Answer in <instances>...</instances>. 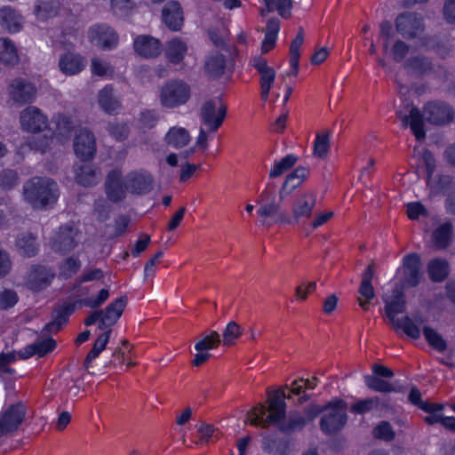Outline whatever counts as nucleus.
Listing matches in <instances>:
<instances>
[{"label":"nucleus","mask_w":455,"mask_h":455,"mask_svg":"<svg viewBox=\"0 0 455 455\" xmlns=\"http://www.w3.org/2000/svg\"><path fill=\"white\" fill-rule=\"evenodd\" d=\"M26 413V407L22 403L12 404L0 413L1 436H8L15 433L24 421Z\"/></svg>","instance_id":"nucleus-7"},{"label":"nucleus","mask_w":455,"mask_h":455,"mask_svg":"<svg viewBox=\"0 0 455 455\" xmlns=\"http://www.w3.org/2000/svg\"><path fill=\"white\" fill-rule=\"evenodd\" d=\"M78 300L75 302H65L57 306L52 313V321L48 323L42 330V335L47 336L52 332H58L68 322V317L75 312Z\"/></svg>","instance_id":"nucleus-12"},{"label":"nucleus","mask_w":455,"mask_h":455,"mask_svg":"<svg viewBox=\"0 0 455 455\" xmlns=\"http://www.w3.org/2000/svg\"><path fill=\"white\" fill-rule=\"evenodd\" d=\"M316 204V195L304 191L298 195L292 204V216L296 220L308 219Z\"/></svg>","instance_id":"nucleus-16"},{"label":"nucleus","mask_w":455,"mask_h":455,"mask_svg":"<svg viewBox=\"0 0 455 455\" xmlns=\"http://www.w3.org/2000/svg\"><path fill=\"white\" fill-rule=\"evenodd\" d=\"M375 437L386 441H391L395 437V432L387 421L380 422L374 429Z\"/></svg>","instance_id":"nucleus-56"},{"label":"nucleus","mask_w":455,"mask_h":455,"mask_svg":"<svg viewBox=\"0 0 455 455\" xmlns=\"http://www.w3.org/2000/svg\"><path fill=\"white\" fill-rule=\"evenodd\" d=\"M26 201L35 208H44L54 204L59 196L55 182L45 178H33L23 188Z\"/></svg>","instance_id":"nucleus-3"},{"label":"nucleus","mask_w":455,"mask_h":455,"mask_svg":"<svg viewBox=\"0 0 455 455\" xmlns=\"http://www.w3.org/2000/svg\"><path fill=\"white\" fill-rule=\"evenodd\" d=\"M20 124L23 131L37 133L47 127L48 118L39 108L30 106L20 112Z\"/></svg>","instance_id":"nucleus-10"},{"label":"nucleus","mask_w":455,"mask_h":455,"mask_svg":"<svg viewBox=\"0 0 455 455\" xmlns=\"http://www.w3.org/2000/svg\"><path fill=\"white\" fill-rule=\"evenodd\" d=\"M280 24L276 20H271L266 27L265 37L261 44L262 52L266 53L272 50L276 43Z\"/></svg>","instance_id":"nucleus-41"},{"label":"nucleus","mask_w":455,"mask_h":455,"mask_svg":"<svg viewBox=\"0 0 455 455\" xmlns=\"http://www.w3.org/2000/svg\"><path fill=\"white\" fill-rule=\"evenodd\" d=\"M265 7L261 10V14L266 15L271 12H277L282 17L290 16L291 9V0H264Z\"/></svg>","instance_id":"nucleus-42"},{"label":"nucleus","mask_w":455,"mask_h":455,"mask_svg":"<svg viewBox=\"0 0 455 455\" xmlns=\"http://www.w3.org/2000/svg\"><path fill=\"white\" fill-rule=\"evenodd\" d=\"M409 48L403 41H396L391 50V55L395 61H401L407 54Z\"/></svg>","instance_id":"nucleus-60"},{"label":"nucleus","mask_w":455,"mask_h":455,"mask_svg":"<svg viewBox=\"0 0 455 455\" xmlns=\"http://www.w3.org/2000/svg\"><path fill=\"white\" fill-rule=\"evenodd\" d=\"M429 277L433 282H442L449 275L450 267L448 262L441 258H435L427 266Z\"/></svg>","instance_id":"nucleus-35"},{"label":"nucleus","mask_w":455,"mask_h":455,"mask_svg":"<svg viewBox=\"0 0 455 455\" xmlns=\"http://www.w3.org/2000/svg\"><path fill=\"white\" fill-rule=\"evenodd\" d=\"M104 277V273L100 268H94L84 273L74 284L73 291L80 286L82 283L100 280Z\"/></svg>","instance_id":"nucleus-59"},{"label":"nucleus","mask_w":455,"mask_h":455,"mask_svg":"<svg viewBox=\"0 0 455 455\" xmlns=\"http://www.w3.org/2000/svg\"><path fill=\"white\" fill-rule=\"evenodd\" d=\"M251 65L259 75L261 99L267 101L275 81V70L273 67L269 66L267 60L261 56L254 57L251 60Z\"/></svg>","instance_id":"nucleus-9"},{"label":"nucleus","mask_w":455,"mask_h":455,"mask_svg":"<svg viewBox=\"0 0 455 455\" xmlns=\"http://www.w3.org/2000/svg\"><path fill=\"white\" fill-rule=\"evenodd\" d=\"M112 330L108 329L101 333L95 340L92 348L90 350L84 362V368L89 374L94 372L90 370L92 362L96 359L100 353L106 348L108 343Z\"/></svg>","instance_id":"nucleus-32"},{"label":"nucleus","mask_w":455,"mask_h":455,"mask_svg":"<svg viewBox=\"0 0 455 455\" xmlns=\"http://www.w3.org/2000/svg\"><path fill=\"white\" fill-rule=\"evenodd\" d=\"M307 425L305 417L296 411H291L279 422V430L286 435L301 431Z\"/></svg>","instance_id":"nucleus-26"},{"label":"nucleus","mask_w":455,"mask_h":455,"mask_svg":"<svg viewBox=\"0 0 455 455\" xmlns=\"http://www.w3.org/2000/svg\"><path fill=\"white\" fill-rule=\"evenodd\" d=\"M152 188V179L147 173H131L123 178L117 170L109 173L106 190L108 198L116 202L124 197L127 192L133 194H144Z\"/></svg>","instance_id":"nucleus-1"},{"label":"nucleus","mask_w":455,"mask_h":455,"mask_svg":"<svg viewBox=\"0 0 455 455\" xmlns=\"http://www.w3.org/2000/svg\"><path fill=\"white\" fill-rule=\"evenodd\" d=\"M32 345L36 351V354L38 356L43 357L55 348L56 341L52 338H47L45 339L36 341Z\"/></svg>","instance_id":"nucleus-54"},{"label":"nucleus","mask_w":455,"mask_h":455,"mask_svg":"<svg viewBox=\"0 0 455 455\" xmlns=\"http://www.w3.org/2000/svg\"><path fill=\"white\" fill-rule=\"evenodd\" d=\"M267 411L265 405L259 403L258 406L253 407L248 413V419L252 426H260L263 428L270 425H275L279 428V422L282 420V416L271 412L264 418Z\"/></svg>","instance_id":"nucleus-19"},{"label":"nucleus","mask_w":455,"mask_h":455,"mask_svg":"<svg viewBox=\"0 0 455 455\" xmlns=\"http://www.w3.org/2000/svg\"><path fill=\"white\" fill-rule=\"evenodd\" d=\"M135 6V0H111L112 12L118 16L126 15Z\"/></svg>","instance_id":"nucleus-52"},{"label":"nucleus","mask_w":455,"mask_h":455,"mask_svg":"<svg viewBox=\"0 0 455 455\" xmlns=\"http://www.w3.org/2000/svg\"><path fill=\"white\" fill-rule=\"evenodd\" d=\"M227 114V107L219 99L205 101L201 108V122L208 132H216L222 124Z\"/></svg>","instance_id":"nucleus-6"},{"label":"nucleus","mask_w":455,"mask_h":455,"mask_svg":"<svg viewBox=\"0 0 455 455\" xmlns=\"http://www.w3.org/2000/svg\"><path fill=\"white\" fill-rule=\"evenodd\" d=\"M10 96L12 100L20 104L32 102L36 94V86L22 78H18L12 81L10 86Z\"/></svg>","instance_id":"nucleus-17"},{"label":"nucleus","mask_w":455,"mask_h":455,"mask_svg":"<svg viewBox=\"0 0 455 455\" xmlns=\"http://www.w3.org/2000/svg\"><path fill=\"white\" fill-rule=\"evenodd\" d=\"M331 133L329 132H322L316 134L313 147L314 156L317 158L323 159L327 156L330 148Z\"/></svg>","instance_id":"nucleus-44"},{"label":"nucleus","mask_w":455,"mask_h":455,"mask_svg":"<svg viewBox=\"0 0 455 455\" xmlns=\"http://www.w3.org/2000/svg\"><path fill=\"white\" fill-rule=\"evenodd\" d=\"M91 70L94 76L109 77L114 74L112 66L106 60L100 58L92 60Z\"/></svg>","instance_id":"nucleus-50"},{"label":"nucleus","mask_w":455,"mask_h":455,"mask_svg":"<svg viewBox=\"0 0 455 455\" xmlns=\"http://www.w3.org/2000/svg\"><path fill=\"white\" fill-rule=\"evenodd\" d=\"M243 329L240 324L235 321L229 322L223 331V344L230 347L235 343V339L241 337Z\"/></svg>","instance_id":"nucleus-47"},{"label":"nucleus","mask_w":455,"mask_h":455,"mask_svg":"<svg viewBox=\"0 0 455 455\" xmlns=\"http://www.w3.org/2000/svg\"><path fill=\"white\" fill-rule=\"evenodd\" d=\"M109 134L116 140H122L128 134V127L125 124L114 121L108 124Z\"/></svg>","instance_id":"nucleus-58"},{"label":"nucleus","mask_w":455,"mask_h":455,"mask_svg":"<svg viewBox=\"0 0 455 455\" xmlns=\"http://www.w3.org/2000/svg\"><path fill=\"white\" fill-rule=\"evenodd\" d=\"M134 49L137 53L144 57H155L161 52V43L149 36H139L134 40Z\"/></svg>","instance_id":"nucleus-25"},{"label":"nucleus","mask_w":455,"mask_h":455,"mask_svg":"<svg viewBox=\"0 0 455 455\" xmlns=\"http://www.w3.org/2000/svg\"><path fill=\"white\" fill-rule=\"evenodd\" d=\"M34 12L38 20H45L57 14V4L52 0H39Z\"/></svg>","instance_id":"nucleus-45"},{"label":"nucleus","mask_w":455,"mask_h":455,"mask_svg":"<svg viewBox=\"0 0 455 455\" xmlns=\"http://www.w3.org/2000/svg\"><path fill=\"white\" fill-rule=\"evenodd\" d=\"M109 297V291L108 289H102L99 291L96 299L87 298L78 299L80 306H85L91 308H97L101 306Z\"/></svg>","instance_id":"nucleus-53"},{"label":"nucleus","mask_w":455,"mask_h":455,"mask_svg":"<svg viewBox=\"0 0 455 455\" xmlns=\"http://www.w3.org/2000/svg\"><path fill=\"white\" fill-rule=\"evenodd\" d=\"M308 169L305 167L297 168L292 173L287 176L283 188L280 191L281 196L283 194H288L293 189L298 188L308 175Z\"/></svg>","instance_id":"nucleus-37"},{"label":"nucleus","mask_w":455,"mask_h":455,"mask_svg":"<svg viewBox=\"0 0 455 455\" xmlns=\"http://www.w3.org/2000/svg\"><path fill=\"white\" fill-rule=\"evenodd\" d=\"M325 405L319 406L317 404H310L304 410V417L307 419V424L316 418L321 412L324 413Z\"/></svg>","instance_id":"nucleus-64"},{"label":"nucleus","mask_w":455,"mask_h":455,"mask_svg":"<svg viewBox=\"0 0 455 455\" xmlns=\"http://www.w3.org/2000/svg\"><path fill=\"white\" fill-rule=\"evenodd\" d=\"M0 61L8 65H14L19 61L17 49L8 38H0Z\"/></svg>","instance_id":"nucleus-40"},{"label":"nucleus","mask_w":455,"mask_h":455,"mask_svg":"<svg viewBox=\"0 0 455 455\" xmlns=\"http://www.w3.org/2000/svg\"><path fill=\"white\" fill-rule=\"evenodd\" d=\"M347 403L335 399L325 405L324 413L320 420L321 430L326 435H334L341 430L347 423Z\"/></svg>","instance_id":"nucleus-5"},{"label":"nucleus","mask_w":455,"mask_h":455,"mask_svg":"<svg viewBox=\"0 0 455 455\" xmlns=\"http://www.w3.org/2000/svg\"><path fill=\"white\" fill-rule=\"evenodd\" d=\"M86 66V60L80 54L66 52L60 57L59 68L66 76H75Z\"/></svg>","instance_id":"nucleus-21"},{"label":"nucleus","mask_w":455,"mask_h":455,"mask_svg":"<svg viewBox=\"0 0 455 455\" xmlns=\"http://www.w3.org/2000/svg\"><path fill=\"white\" fill-rule=\"evenodd\" d=\"M372 409L378 411L391 409V398L389 396H373L370 398Z\"/></svg>","instance_id":"nucleus-62"},{"label":"nucleus","mask_w":455,"mask_h":455,"mask_svg":"<svg viewBox=\"0 0 455 455\" xmlns=\"http://www.w3.org/2000/svg\"><path fill=\"white\" fill-rule=\"evenodd\" d=\"M304 42V32L300 28L294 40L290 46V65L291 70L287 72V76H296L299 73V49Z\"/></svg>","instance_id":"nucleus-34"},{"label":"nucleus","mask_w":455,"mask_h":455,"mask_svg":"<svg viewBox=\"0 0 455 455\" xmlns=\"http://www.w3.org/2000/svg\"><path fill=\"white\" fill-rule=\"evenodd\" d=\"M258 204L257 214L263 224L268 219H273L278 215L281 208L280 200L276 199L275 189L271 188L269 184L260 194Z\"/></svg>","instance_id":"nucleus-11"},{"label":"nucleus","mask_w":455,"mask_h":455,"mask_svg":"<svg viewBox=\"0 0 455 455\" xmlns=\"http://www.w3.org/2000/svg\"><path fill=\"white\" fill-rule=\"evenodd\" d=\"M298 158L294 155H288L279 161H275L270 170L269 177L276 178L283 175L290 170L297 162Z\"/></svg>","instance_id":"nucleus-46"},{"label":"nucleus","mask_w":455,"mask_h":455,"mask_svg":"<svg viewBox=\"0 0 455 455\" xmlns=\"http://www.w3.org/2000/svg\"><path fill=\"white\" fill-rule=\"evenodd\" d=\"M18 183L17 173L13 171H4L0 173V188L8 190Z\"/></svg>","instance_id":"nucleus-57"},{"label":"nucleus","mask_w":455,"mask_h":455,"mask_svg":"<svg viewBox=\"0 0 455 455\" xmlns=\"http://www.w3.org/2000/svg\"><path fill=\"white\" fill-rule=\"evenodd\" d=\"M424 116L435 124H445L452 119V112L447 105L435 102L426 105Z\"/></svg>","instance_id":"nucleus-22"},{"label":"nucleus","mask_w":455,"mask_h":455,"mask_svg":"<svg viewBox=\"0 0 455 455\" xmlns=\"http://www.w3.org/2000/svg\"><path fill=\"white\" fill-rule=\"evenodd\" d=\"M87 36L92 44L103 50L115 47L118 42L114 30L102 24L92 26L87 32Z\"/></svg>","instance_id":"nucleus-14"},{"label":"nucleus","mask_w":455,"mask_h":455,"mask_svg":"<svg viewBox=\"0 0 455 455\" xmlns=\"http://www.w3.org/2000/svg\"><path fill=\"white\" fill-rule=\"evenodd\" d=\"M127 301L126 296L115 299L103 310L102 315L115 324L123 315L127 306Z\"/></svg>","instance_id":"nucleus-38"},{"label":"nucleus","mask_w":455,"mask_h":455,"mask_svg":"<svg viewBox=\"0 0 455 455\" xmlns=\"http://www.w3.org/2000/svg\"><path fill=\"white\" fill-rule=\"evenodd\" d=\"M419 258H404L403 274L405 283L410 287L417 286L421 277Z\"/></svg>","instance_id":"nucleus-30"},{"label":"nucleus","mask_w":455,"mask_h":455,"mask_svg":"<svg viewBox=\"0 0 455 455\" xmlns=\"http://www.w3.org/2000/svg\"><path fill=\"white\" fill-rule=\"evenodd\" d=\"M423 334L428 344L435 349L443 352L447 346L443 337L437 333L434 329L428 326L423 328Z\"/></svg>","instance_id":"nucleus-49"},{"label":"nucleus","mask_w":455,"mask_h":455,"mask_svg":"<svg viewBox=\"0 0 455 455\" xmlns=\"http://www.w3.org/2000/svg\"><path fill=\"white\" fill-rule=\"evenodd\" d=\"M74 150L82 160L91 159L96 152L93 134L86 128H79L75 132Z\"/></svg>","instance_id":"nucleus-15"},{"label":"nucleus","mask_w":455,"mask_h":455,"mask_svg":"<svg viewBox=\"0 0 455 455\" xmlns=\"http://www.w3.org/2000/svg\"><path fill=\"white\" fill-rule=\"evenodd\" d=\"M405 309L406 299L404 293L398 288L394 289L390 299L386 300L385 310L387 316L395 330L402 329L407 336L417 339L420 337V329L415 324L411 317L406 315L402 319L395 318L396 315L403 313Z\"/></svg>","instance_id":"nucleus-2"},{"label":"nucleus","mask_w":455,"mask_h":455,"mask_svg":"<svg viewBox=\"0 0 455 455\" xmlns=\"http://www.w3.org/2000/svg\"><path fill=\"white\" fill-rule=\"evenodd\" d=\"M76 179L79 184L87 187L97 183L100 177L90 164H84L76 169Z\"/></svg>","instance_id":"nucleus-43"},{"label":"nucleus","mask_w":455,"mask_h":455,"mask_svg":"<svg viewBox=\"0 0 455 455\" xmlns=\"http://www.w3.org/2000/svg\"><path fill=\"white\" fill-rule=\"evenodd\" d=\"M398 116L405 125H409L414 136L418 140L425 138V132L423 130V122L419 111L415 108H411L409 114L403 113L402 110L398 111Z\"/></svg>","instance_id":"nucleus-29"},{"label":"nucleus","mask_w":455,"mask_h":455,"mask_svg":"<svg viewBox=\"0 0 455 455\" xmlns=\"http://www.w3.org/2000/svg\"><path fill=\"white\" fill-rule=\"evenodd\" d=\"M443 15L446 22L455 24V0H445Z\"/></svg>","instance_id":"nucleus-61"},{"label":"nucleus","mask_w":455,"mask_h":455,"mask_svg":"<svg viewBox=\"0 0 455 455\" xmlns=\"http://www.w3.org/2000/svg\"><path fill=\"white\" fill-rule=\"evenodd\" d=\"M220 342V334L216 331H212L209 335L196 343L195 348L198 352H204L218 347Z\"/></svg>","instance_id":"nucleus-48"},{"label":"nucleus","mask_w":455,"mask_h":455,"mask_svg":"<svg viewBox=\"0 0 455 455\" xmlns=\"http://www.w3.org/2000/svg\"><path fill=\"white\" fill-rule=\"evenodd\" d=\"M78 239V231L76 228L65 226L56 235L53 246L59 251H68L76 246Z\"/></svg>","instance_id":"nucleus-24"},{"label":"nucleus","mask_w":455,"mask_h":455,"mask_svg":"<svg viewBox=\"0 0 455 455\" xmlns=\"http://www.w3.org/2000/svg\"><path fill=\"white\" fill-rule=\"evenodd\" d=\"M98 103L101 109L107 113L116 112L121 107L118 94L110 85H107L100 91Z\"/></svg>","instance_id":"nucleus-27"},{"label":"nucleus","mask_w":455,"mask_h":455,"mask_svg":"<svg viewBox=\"0 0 455 455\" xmlns=\"http://www.w3.org/2000/svg\"><path fill=\"white\" fill-rule=\"evenodd\" d=\"M364 382L369 389L380 393L401 392L403 387H395L393 384L375 375H365Z\"/></svg>","instance_id":"nucleus-36"},{"label":"nucleus","mask_w":455,"mask_h":455,"mask_svg":"<svg viewBox=\"0 0 455 455\" xmlns=\"http://www.w3.org/2000/svg\"><path fill=\"white\" fill-rule=\"evenodd\" d=\"M163 18L166 25L172 30H179L183 24V12L179 3L171 1L163 10Z\"/></svg>","instance_id":"nucleus-28"},{"label":"nucleus","mask_w":455,"mask_h":455,"mask_svg":"<svg viewBox=\"0 0 455 455\" xmlns=\"http://www.w3.org/2000/svg\"><path fill=\"white\" fill-rule=\"evenodd\" d=\"M395 26L397 31L406 37L416 36L423 29L422 19L418 14L411 12L399 15Z\"/></svg>","instance_id":"nucleus-18"},{"label":"nucleus","mask_w":455,"mask_h":455,"mask_svg":"<svg viewBox=\"0 0 455 455\" xmlns=\"http://www.w3.org/2000/svg\"><path fill=\"white\" fill-rule=\"evenodd\" d=\"M286 398L290 399L291 395H286L283 388H279L274 392L267 391V411L284 417L286 413Z\"/></svg>","instance_id":"nucleus-33"},{"label":"nucleus","mask_w":455,"mask_h":455,"mask_svg":"<svg viewBox=\"0 0 455 455\" xmlns=\"http://www.w3.org/2000/svg\"><path fill=\"white\" fill-rule=\"evenodd\" d=\"M55 277V272L52 268L42 265H34L25 276V286L34 291L38 292L46 289Z\"/></svg>","instance_id":"nucleus-8"},{"label":"nucleus","mask_w":455,"mask_h":455,"mask_svg":"<svg viewBox=\"0 0 455 455\" xmlns=\"http://www.w3.org/2000/svg\"><path fill=\"white\" fill-rule=\"evenodd\" d=\"M0 24L11 33L19 32L23 25V18L11 7L5 6L0 10Z\"/></svg>","instance_id":"nucleus-31"},{"label":"nucleus","mask_w":455,"mask_h":455,"mask_svg":"<svg viewBox=\"0 0 455 455\" xmlns=\"http://www.w3.org/2000/svg\"><path fill=\"white\" fill-rule=\"evenodd\" d=\"M453 238V226L451 222L439 224L433 229L429 235L428 243L435 249H444L448 247Z\"/></svg>","instance_id":"nucleus-20"},{"label":"nucleus","mask_w":455,"mask_h":455,"mask_svg":"<svg viewBox=\"0 0 455 455\" xmlns=\"http://www.w3.org/2000/svg\"><path fill=\"white\" fill-rule=\"evenodd\" d=\"M190 95V86L181 79L169 80L158 90L159 102L165 108H175L186 104Z\"/></svg>","instance_id":"nucleus-4"},{"label":"nucleus","mask_w":455,"mask_h":455,"mask_svg":"<svg viewBox=\"0 0 455 455\" xmlns=\"http://www.w3.org/2000/svg\"><path fill=\"white\" fill-rule=\"evenodd\" d=\"M81 267L78 258H66L60 265V275L68 279L75 275Z\"/></svg>","instance_id":"nucleus-51"},{"label":"nucleus","mask_w":455,"mask_h":455,"mask_svg":"<svg viewBox=\"0 0 455 455\" xmlns=\"http://www.w3.org/2000/svg\"><path fill=\"white\" fill-rule=\"evenodd\" d=\"M165 140L173 148H182L190 141V135L183 127H172L165 135Z\"/></svg>","instance_id":"nucleus-39"},{"label":"nucleus","mask_w":455,"mask_h":455,"mask_svg":"<svg viewBox=\"0 0 455 455\" xmlns=\"http://www.w3.org/2000/svg\"><path fill=\"white\" fill-rule=\"evenodd\" d=\"M372 410V405L370 398L359 400L352 404L350 411L356 414H363Z\"/></svg>","instance_id":"nucleus-63"},{"label":"nucleus","mask_w":455,"mask_h":455,"mask_svg":"<svg viewBox=\"0 0 455 455\" xmlns=\"http://www.w3.org/2000/svg\"><path fill=\"white\" fill-rule=\"evenodd\" d=\"M17 292L13 290L5 289L0 292V309L5 310L12 307L18 302Z\"/></svg>","instance_id":"nucleus-55"},{"label":"nucleus","mask_w":455,"mask_h":455,"mask_svg":"<svg viewBox=\"0 0 455 455\" xmlns=\"http://www.w3.org/2000/svg\"><path fill=\"white\" fill-rule=\"evenodd\" d=\"M167 61L175 66H184L186 60L191 55L188 44L186 40L174 37L167 41L164 47Z\"/></svg>","instance_id":"nucleus-13"},{"label":"nucleus","mask_w":455,"mask_h":455,"mask_svg":"<svg viewBox=\"0 0 455 455\" xmlns=\"http://www.w3.org/2000/svg\"><path fill=\"white\" fill-rule=\"evenodd\" d=\"M229 68L226 57L218 51L210 52L204 61V71L211 77H220Z\"/></svg>","instance_id":"nucleus-23"}]
</instances>
